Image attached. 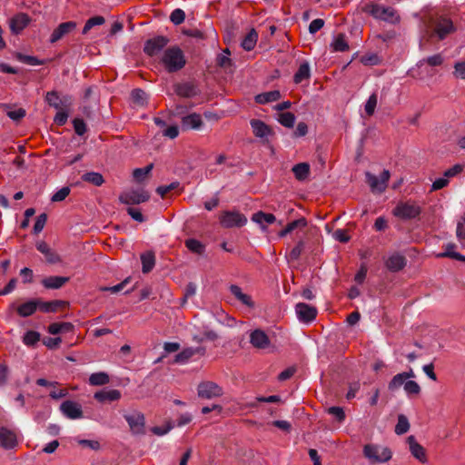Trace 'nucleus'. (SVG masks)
Here are the masks:
<instances>
[{
	"label": "nucleus",
	"instance_id": "1",
	"mask_svg": "<svg viewBox=\"0 0 465 465\" xmlns=\"http://www.w3.org/2000/svg\"><path fill=\"white\" fill-rule=\"evenodd\" d=\"M363 455L371 463H383L389 461L392 457L390 448L380 444H366L363 447Z\"/></svg>",
	"mask_w": 465,
	"mask_h": 465
},
{
	"label": "nucleus",
	"instance_id": "2",
	"mask_svg": "<svg viewBox=\"0 0 465 465\" xmlns=\"http://www.w3.org/2000/svg\"><path fill=\"white\" fill-rule=\"evenodd\" d=\"M123 417L128 423L130 430L134 435H143L145 433V417L144 415L136 410L126 411L124 410L120 411Z\"/></svg>",
	"mask_w": 465,
	"mask_h": 465
},
{
	"label": "nucleus",
	"instance_id": "3",
	"mask_svg": "<svg viewBox=\"0 0 465 465\" xmlns=\"http://www.w3.org/2000/svg\"><path fill=\"white\" fill-rule=\"evenodd\" d=\"M421 208L413 202H399L392 210V214L401 220H412L420 216Z\"/></svg>",
	"mask_w": 465,
	"mask_h": 465
},
{
	"label": "nucleus",
	"instance_id": "4",
	"mask_svg": "<svg viewBox=\"0 0 465 465\" xmlns=\"http://www.w3.org/2000/svg\"><path fill=\"white\" fill-rule=\"evenodd\" d=\"M118 199L121 203L135 205L147 202L150 199V193L142 188L130 189L124 191Z\"/></svg>",
	"mask_w": 465,
	"mask_h": 465
},
{
	"label": "nucleus",
	"instance_id": "5",
	"mask_svg": "<svg viewBox=\"0 0 465 465\" xmlns=\"http://www.w3.org/2000/svg\"><path fill=\"white\" fill-rule=\"evenodd\" d=\"M371 14L376 18L391 24H397L400 22V15L397 11L391 6H384L381 5H373L371 6Z\"/></svg>",
	"mask_w": 465,
	"mask_h": 465
},
{
	"label": "nucleus",
	"instance_id": "6",
	"mask_svg": "<svg viewBox=\"0 0 465 465\" xmlns=\"http://www.w3.org/2000/svg\"><path fill=\"white\" fill-rule=\"evenodd\" d=\"M453 31L454 26L452 22L446 18H440L435 22L434 28L431 32L429 29H427L422 38H431L434 35H436L439 40H442Z\"/></svg>",
	"mask_w": 465,
	"mask_h": 465
},
{
	"label": "nucleus",
	"instance_id": "7",
	"mask_svg": "<svg viewBox=\"0 0 465 465\" xmlns=\"http://www.w3.org/2000/svg\"><path fill=\"white\" fill-rule=\"evenodd\" d=\"M220 223L224 228L242 227L247 218L237 211H225L221 214Z\"/></svg>",
	"mask_w": 465,
	"mask_h": 465
},
{
	"label": "nucleus",
	"instance_id": "8",
	"mask_svg": "<svg viewBox=\"0 0 465 465\" xmlns=\"http://www.w3.org/2000/svg\"><path fill=\"white\" fill-rule=\"evenodd\" d=\"M366 183L371 187L372 193H383L386 190L387 183L390 179V172L388 170H384L380 177L367 172L365 173Z\"/></svg>",
	"mask_w": 465,
	"mask_h": 465
},
{
	"label": "nucleus",
	"instance_id": "9",
	"mask_svg": "<svg viewBox=\"0 0 465 465\" xmlns=\"http://www.w3.org/2000/svg\"><path fill=\"white\" fill-rule=\"evenodd\" d=\"M197 393L200 398L210 400L222 396L223 391L222 387L213 381H203L198 385Z\"/></svg>",
	"mask_w": 465,
	"mask_h": 465
},
{
	"label": "nucleus",
	"instance_id": "10",
	"mask_svg": "<svg viewBox=\"0 0 465 465\" xmlns=\"http://www.w3.org/2000/svg\"><path fill=\"white\" fill-rule=\"evenodd\" d=\"M169 43L166 36L158 35L148 39L144 43L143 51L149 56H154L159 54Z\"/></svg>",
	"mask_w": 465,
	"mask_h": 465
},
{
	"label": "nucleus",
	"instance_id": "11",
	"mask_svg": "<svg viewBox=\"0 0 465 465\" xmlns=\"http://www.w3.org/2000/svg\"><path fill=\"white\" fill-rule=\"evenodd\" d=\"M206 71L210 74L222 75L232 72V60H206Z\"/></svg>",
	"mask_w": 465,
	"mask_h": 465
},
{
	"label": "nucleus",
	"instance_id": "12",
	"mask_svg": "<svg viewBox=\"0 0 465 465\" xmlns=\"http://www.w3.org/2000/svg\"><path fill=\"white\" fill-rule=\"evenodd\" d=\"M295 312L300 322L310 323L317 316V309L304 302H299L295 305Z\"/></svg>",
	"mask_w": 465,
	"mask_h": 465
},
{
	"label": "nucleus",
	"instance_id": "13",
	"mask_svg": "<svg viewBox=\"0 0 465 465\" xmlns=\"http://www.w3.org/2000/svg\"><path fill=\"white\" fill-rule=\"evenodd\" d=\"M17 445L16 432L6 427H0V446L5 450H13Z\"/></svg>",
	"mask_w": 465,
	"mask_h": 465
},
{
	"label": "nucleus",
	"instance_id": "14",
	"mask_svg": "<svg viewBox=\"0 0 465 465\" xmlns=\"http://www.w3.org/2000/svg\"><path fill=\"white\" fill-rule=\"evenodd\" d=\"M46 102L59 111L69 107L72 104V98L68 95L60 97L57 92L52 91L46 94Z\"/></svg>",
	"mask_w": 465,
	"mask_h": 465
},
{
	"label": "nucleus",
	"instance_id": "15",
	"mask_svg": "<svg viewBox=\"0 0 465 465\" xmlns=\"http://www.w3.org/2000/svg\"><path fill=\"white\" fill-rule=\"evenodd\" d=\"M77 24L74 21H68L60 24L52 33L50 36V42L55 43L64 36L68 35L70 33L75 30Z\"/></svg>",
	"mask_w": 465,
	"mask_h": 465
},
{
	"label": "nucleus",
	"instance_id": "16",
	"mask_svg": "<svg viewBox=\"0 0 465 465\" xmlns=\"http://www.w3.org/2000/svg\"><path fill=\"white\" fill-rule=\"evenodd\" d=\"M177 95L184 98H192L196 96L200 91L193 82L178 83L173 86Z\"/></svg>",
	"mask_w": 465,
	"mask_h": 465
},
{
	"label": "nucleus",
	"instance_id": "17",
	"mask_svg": "<svg viewBox=\"0 0 465 465\" xmlns=\"http://www.w3.org/2000/svg\"><path fill=\"white\" fill-rule=\"evenodd\" d=\"M60 411L64 416L71 420H76L83 417L81 405L73 401H65L60 406Z\"/></svg>",
	"mask_w": 465,
	"mask_h": 465
},
{
	"label": "nucleus",
	"instance_id": "18",
	"mask_svg": "<svg viewBox=\"0 0 465 465\" xmlns=\"http://www.w3.org/2000/svg\"><path fill=\"white\" fill-rule=\"evenodd\" d=\"M30 22L29 16L25 13H19L9 21V26L14 34H19Z\"/></svg>",
	"mask_w": 465,
	"mask_h": 465
},
{
	"label": "nucleus",
	"instance_id": "19",
	"mask_svg": "<svg viewBox=\"0 0 465 465\" xmlns=\"http://www.w3.org/2000/svg\"><path fill=\"white\" fill-rule=\"evenodd\" d=\"M35 246L37 251L45 255L48 263L54 264L61 262L60 256L53 249H51L45 242H37Z\"/></svg>",
	"mask_w": 465,
	"mask_h": 465
},
{
	"label": "nucleus",
	"instance_id": "20",
	"mask_svg": "<svg viewBox=\"0 0 465 465\" xmlns=\"http://www.w3.org/2000/svg\"><path fill=\"white\" fill-rule=\"evenodd\" d=\"M122 393L119 390L112 389V390H101L96 391L94 395V398L101 402H112L121 399Z\"/></svg>",
	"mask_w": 465,
	"mask_h": 465
},
{
	"label": "nucleus",
	"instance_id": "21",
	"mask_svg": "<svg viewBox=\"0 0 465 465\" xmlns=\"http://www.w3.org/2000/svg\"><path fill=\"white\" fill-rule=\"evenodd\" d=\"M410 451L411 455L416 458L419 461L424 463L427 461L425 449L417 442L414 436L411 435L407 438Z\"/></svg>",
	"mask_w": 465,
	"mask_h": 465
},
{
	"label": "nucleus",
	"instance_id": "22",
	"mask_svg": "<svg viewBox=\"0 0 465 465\" xmlns=\"http://www.w3.org/2000/svg\"><path fill=\"white\" fill-rule=\"evenodd\" d=\"M250 124L254 135L258 138H266L272 134V128L262 120L252 119Z\"/></svg>",
	"mask_w": 465,
	"mask_h": 465
},
{
	"label": "nucleus",
	"instance_id": "23",
	"mask_svg": "<svg viewBox=\"0 0 465 465\" xmlns=\"http://www.w3.org/2000/svg\"><path fill=\"white\" fill-rule=\"evenodd\" d=\"M250 342L255 348L265 349L269 346L270 340L263 331L257 329L251 333Z\"/></svg>",
	"mask_w": 465,
	"mask_h": 465
},
{
	"label": "nucleus",
	"instance_id": "24",
	"mask_svg": "<svg viewBox=\"0 0 465 465\" xmlns=\"http://www.w3.org/2000/svg\"><path fill=\"white\" fill-rule=\"evenodd\" d=\"M406 258L403 255L395 253L391 255L385 262V266L391 272H396L402 270L406 265Z\"/></svg>",
	"mask_w": 465,
	"mask_h": 465
},
{
	"label": "nucleus",
	"instance_id": "25",
	"mask_svg": "<svg viewBox=\"0 0 465 465\" xmlns=\"http://www.w3.org/2000/svg\"><path fill=\"white\" fill-rule=\"evenodd\" d=\"M229 289L234 298L242 304L247 306L248 308H254V302L252 297L249 294L244 293L241 287L235 284H232Z\"/></svg>",
	"mask_w": 465,
	"mask_h": 465
},
{
	"label": "nucleus",
	"instance_id": "26",
	"mask_svg": "<svg viewBox=\"0 0 465 465\" xmlns=\"http://www.w3.org/2000/svg\"><path fill=\"white\" fill-rule=\"evenodd\" d=\"M204 353H205L204 347L186 348L175 355L174 362L185 363L193 355H195V354L203 355Z\"/></svg>",
	"mask_w": 465,
	"mask_h": 465
},
{
	"label": "nucleus",
	"instance_id": "27",
	"mask_svg": "<svg viewBox=\"0 0 465 465\" xmlns=\"http://www.w3.org/2000/svg\"><path fill=\"white\" fill-rule=\"evenodd\" d=\"M203 124L202 117L196 113L190 114L182 118V128L183 130L200 129Z\"/></svg>",
	"mask_w": 465,
	"mask_h": 465
},
{
	"label": "nucleus",
	"instance_id": "28",
	"mask_svg": "<svg viewBox=\"0 0 465 465\" xmlns=\"http://www.w3.org/2000/svg\"><path fill=\"white\" fill-rule=\"evenodd\" d=\"M69 280V277L64 276H49L44 278L41 283L46 289L57 290L68 282Z\"/></svg>",
	"mask_w": 465,
	"mask_h": 465
},
{
	"label": "nucleus",
	"instance_id": "29",
	"mask_svg": "<svg viewBox=\"0 0 465 465\" xmlns=\"http://www.w3.org/2000/svg\"><path fill=\"white\" fill-rule=\"evenodd\" d=\"M38 309V299H32L17 307V313L21 317H29Z\"/></svg>",
	"mask_w": 465,
	"mask_h": 465
},
{
	"label": "nucleus",
	"instance_id": "30",
	"mask_svg": "<svg viewBox=\"0 0 465 465\" xmlns=\"http://www.w3.org/2000/svg\"><path fill=\"white\" fill-rule=\"evenodd\" d=\"M67 305L66 302L54 300L51 302H44L38 299V309L44 312H55L60 307Z\"/></svg>",
	"mask_w": 465,
	"mask_h": 465
},
{
	"label": "nucleus",
	"instance_id": "31",
	"mask_svg": "<svg viewBox=\"0 0 465 465\" xmlns=\"http://www.w3.org/2000/svg\"><path fill=\"white\" fill-rule=\"evenodd\" d=\"M252 221L260 224L262 230L265 229L264 224H272L276 221V217L272 213H267L259 211L252 214Z\"/></svg>",
	"mask_w": 465,
	"mask_h": 465
},
{
	"label": "nucleus",
	"instance_id": "32",
	"mask_svg": "<svg viewBox=\"0 0 465 465\" xmlns=\"http://www.w3.org/2000/svg\"><path fill=\"white\" fill-rule=\"evenodd\" d=\"M311 76V68L307 62H303L300 64L297 72L293 76L295 84H301L302 81L309 79Z\"/></svg>",
	"mask_w": 465,
	"mask_h": 465
},
{
	"label": "nucleus",
	"instance_id": "33",
	"mask_svg": "<svg viewBox=\"0 0 465 465\" xmlns=\"http://www.w3.org/2000/svg\"><path fill=\"white\" fill-rule=\"evenodd\" d=\"M258 34L255 29H251L243 37L241 45L244 50H252L257 43Z\"/></svg>",
	"mask_w": 465,
	"mask_h": 465
},
{
	"label": "nucleus",
	"instance_id": "34",
	"mask_svg": "<svg viewBox=\"0 0 465 465\" xmlns=\"http://www.w3.org/2000/svg\"><path fill=\"white\" fill-rule=\"evenodd\" d=\"M281 98V93L277 90L262 93L255 96V102L264 104L270 102L277 101Z\"/></svg>",
	"mask_w": 465,
	"mask_h": 465
},
{
	"label": "nucleus",
	"instance_id": "35",
	"mask_svg": "<svg viewBox=\"0 0 465 465\" xmlns=\"http://www.w3.org/2000/svg\"><path fill=\"white\" fill-rule=\"evenodd\" d=\"M141 261H142V271L143 273L150 272L155 264V257L153 252H148L145 253H143L141 255Z\"/></svg>",
	"mask_w": 465,
	"mask_h": 465
},
{
	"label": "nucleus",
	"instance_id": "36",
	"mask_svg": "<svg viewBox=\"0 0 465 465\" xmlns=\"http://www.w3.org/2000/svg\"><path fill=\"white\" fill-rule=\"evenodd\" d=\"M307 225V221L304 217H302L300 219L294 220L291 223H289L286 227L279 232V237L282 238L285 237L288 233L292 232L296 228H302Z\"/></svg>",
	"mask_w": 465,
	"mask_h": 465
},
{
	"label": "nucleus",
	"instance_id": "37",
	"mask_svg": "<svg viewBox=\"0 0 465 465\" xmlns=\"http://www.w3.org/2000/svg\"><path fill=\"white\" fill-rule=\"evenodd\" d=\"M88 381L90 385L102 386L109 383L110 378L106 372L99 371L92 373Z\"/></svg>",
	"mask_w": 465,
	"mask_h": 465
},
{
	"label": "nucleus",
	"instance_id": "38",
	"mask_svg": "<svg viewBox=\"0 0 465 465\" xmlns=\"http://www.w3.org/2000/svg\"><path fill=\"white\" fill-rule=\"evenodd\" d=\"M74 329L71 322H54L48 326V331L51 334H58L63 332H69Z\"/></svg>",
	"mask_w": 465,
	"mask_h": 465
},
{
	"label": "nucleus",
	"instance_id": "39",
	"mask_svg": "<svg viewBox=\"0 0 465 465\" xmlns=\"http://www.w3.org/2000/svg\"><path fill=\"white\" fill-rule=\"evenodd\" d=\"M292 172L299 181L305 180L310 173V165L307 163H300L292 167Z\"/></svg>",
	"mask_w": 465,
	"mask_h": 465
},
{
	"label": "nucleus",
	"instance_id": "40",
	"mask_svg": "<svg viewBox=\"0 0 465 465\" xmlns=\"http://www.w3.org/2000/svg\"><path fill=\"white\" fill-rule=\"evenodd\" d=\"M82 180L94 186H101L104 183L103 175L96 172H87L84 173L82 175Z\"/></svg>",
	"mask_w": 465,
	"mask_h": 465
},
{
	"label": "nucleus",
	"instance_id": "41",
	"mask_svg": "<svg viewBox=\"0 0 465 465\" xmlns=\"http://www.w3.org/2000/svg\"><path fill=\"white\" fill-rule=\"evenodd\" d=\"M163 68L169 73H174L184 67L186 60H160Z\"/></svg>",
	"mask_w": 465,
	"mask_h": 465
},
{
	"label": "nucleus",
	"instance_id": "42",
	"mask_svg": "<svg viewBox=\"0 0 465 465\" xmlns=\"http://www.w3.org/2000/svg\"><path fill=\"white\" fill-rule=\"evenodd\" d=\"M331 48L335 52H343L349 49V45L342 34H339L331 43Z\"/></svg>",
	"mask_w": 465,
	"mask_h": 465
},
{
	"label": "nucleus",
	"instance_id": "43",
	"mask_svg": "<svg viewBox=\"0 0 465 465\" xmlns=\"http://www.w3.org/2000/svg\"><path fill=\"white\" fill-rule=\"evenodd\" d=\"M456 247L454 243H448L445 245V252L438 254V257H449L457 261L465 262V255L453 251Z\"/></svg>",
	"mask_w": 465,
	"mask_h": 465
},
{
	"label": "nucleus",
	"instance_id": "44",
	"mask_svg": "<svg viewBox=\"0 0 465 465\" xmlns=\"http://www.w3.org/2000/svg\"><path fill=\"white\" fill-rule=\"evenodd\" d=\"M131 98L133 103L138 106H143L147 103V94L140 88L132 91Z\"/></svg>",
	"mask_w": 465,
	"mask_h": 465
},
{
	"label": "nucleus",
	"instance_id": "45",
	"mask_svg": "<svg viewBox=\"0 0 465 465\" xmlns=\"http://www.w3.org/2000/svg\"><path fill=\"white\" fill-rule=\"evenodd\" d=\"M184 243L188 250L193 253L202 255L205 252V245L196 239H187Z\"/></svg>",
	"mask_w": 465,
	"mask_h": 465
},
{
	"label": "nucleus",
	"instance_id": "46",
	"mask_svg": "<svg viewBox=\"0 0 465 465\" xmlns=\"http://www.w3.org/2000/svg\"><path fill=\"white\" fill-rule=\"evenodd\" d=\"M410 430V422L408 420V418L404 414H399L398 415V421L395 426V433L397 435H402Z\"/></svg>",
	"mask_w": 465,
	"mask_h": 465
},
{
	"label": "nucleus",
	"instance_id": "47",
	"mask_svg": "<svg viewBox=\"0 0 465 465\" xmlns=\"http://www.w3.org/2000/svg\"><path fill=\"white\" fill-rule=\"evenodd\" d=\"M105 22L104 16L96 15L89 18L83 28L82 34L86 35L94 26L102 25Z\"/></svg>",
	"mask_w": 465,
	"mask_h": 465
},
{
	"label": "nucleus",
	"instance_id": "48",
	"mask_svg": "<svg viewBox=\"0 0 465 465\" xmlns=\"http://www.w3.org/2000/svg\"><path fill=\"white\" fill-rule=\"evenodd\" d=\"M277 120L282 125L291 128L294 125L295 115L290 112L281 113L278 114Z\"/></svg>",
	"mask_w": 465,
	"mask_h": 465
},
{
	"label": "nucleus",
	"instance_id": "49",
	"mask_svg": "<svg viewBox=\"0 0 465 465\" xmlns=\"http://www.w3.org/2000/svg\"><path fill=\"white\" fill-rule=\"evenodd\" d=\"M406 382V376H403V374L399 373L395 375L391 381L389 382L388 389L391 391H394L398 389H400L402 385L404 386V383Z\"/></svg>",
	"mask_w": 465,
	"mask_h": 465
},
{
	"label": "nucleus",
	"instance_id": "50",
	"mask_svg": "<svg viewBox=\"0 0 465 465\" xmlns=\"http://www.w3.org/2000/svg\"><path fill=\"white\" fill-rule=\"evenodd\" d=\"M153 164H148L143 168H136L133 172V176L137 182H142L151 173Z\"/></svg>",
	"mask_w": 465,
	"mask_h": 465
},
{
	"label": "nucleus",
	"instance_id": "51",
	"mask_svg": "<svg viewBox=\"0 0 465 465\" xmlns=\"http://www.w3.org/2000/svg\"><path fill=\"white\" fill-rule=\"evenodd\" d=\"M40 340V333L35 331H28L25 332L23 338V341L25 345L33 346Z\"/></svg>",
	"mask_w": 465,
	"mask_h": 465
},
{
	"label": "nucleus",
	"instance_id": "52",
	"mask_svg": "<svg viewBox=\"0 0 465 465\" xmlns=\"http://www.w3.org/2000/svg\"><path fill=\"white\" fill-rule=\"evenodd\" d=\"M185 19V13L183 10L177 8L174 9L170 15L171 22L175 25H181Z\"/></svg>",
	"mask_w": 465,
	"mask_h": 465
},
{
	"label": "nucleus",
	"instance_id": "53",
	"mask_svg": "<svg viewBox=\"0 0 465 465\" xmlns=\"http://www.w3.org/2000/svg\"><path fill=\"white\" fill-rule=\"evenodd\" d=\"M179 182H173L168 185H161L156 188V193L161 196L164 197L169 192L175 190L179 187Z\"/></svg>",
	"mask_w": 465,
	"mask_h": 465
},
{
	"label": "nucleus",
	"instance_id": "54",
	"mask_svg": "<svg viewBox=\"0 0 465 465\" xmlns=\"http://www.w3.org/2000/svg\"><path fill=\"white\" fill-rule=\"evenodd\" d=\"M163 58H183V54L179 46L173 45L166 49Z\"/></svg>",
	"mask_w": 465,
	"mask_h": 465
},
{
	"label": "nucleus",
	"instance_id": "55",
	"mask_svg": "<svg viewBox=\"0 0 465 465\" xmlns=\"http://www.w3.org/2000/svg\"><path fill=\"white\" fill-rule=\"evenodd\" d=\"M327 412L329 414L334 416L339 422H343L345 420V417H346L345 412L341 407H337V406L330 407L327 410Z\"/></svg>",
	"mask_w": 465,
	"mask_h": 465
},
{
	"label": "nucleus",
	"instance_id": "56",
	"mask_svg": "<svg viewBox=\"0 0 465 465\" xmlns=\"http://www.w3.org/2000/svg\"><path fill=\"white\" fill-rule=\"evenodd\" d=\"M46 221H47L46 213H42L36 218V221H35L34 228H33V232L35 234H38L39 232H42V230L44 229V227L46 223Z\"/></svg>",
	"mask_w": 465,
	"mask_h": 465
},
{
	"label": "nucleus",
	"instance_id": "57",
	"mask_svg": "<svg viewBox=\"0 0 465 465\" xmlns=\"http://www.w3.org/2000/svg\"><path fill=\"white\" fill-rule=\"evenodd\" d=\"M376 105H377V95H376V94H372L371 95H370L369 99L367 100V102L365 104V112L369 116L373 114Z\"/></svg>",
	"mask_w": 465,
	"mask_h": 465
},
{
	"label": "nucleus",
	"instance_id": "58",
	"mask_svg": "<svg viewBox=\"0 0 465 465\" xmlns=\"http://www.w3.org/2000/svg\"><path fill=\"white\" fill-rule=\"evenodd\" d=\"M73 125L76 134L82 136L86 133V124L81 118H74L73 120Z\"/></svg>",
	"mask_w": 465,
	"mask_h": 465
},
{
	"label": "nucleus",
	"instance_id": "59",
	"mask_svg": "<svg viewBox=\"0 0 465 465\" xmlns=\"http://www.w3.org/2000/svg\"><path fill=\"white\" fill-rule=\"evenodd\" d=\"M404 391L407 394H419L420 391V385L414 381H408L404 383Z\"/></svg>",
	"mask_w": 465,
	"mask_h": 465
},
{
	"label": "nucleus",
	"instance_id": "60",
	"mask_svg": "<svg viewBox=\"0 0 465 465\" xmlns=\"http://www.w3.org/2000/svg\"><path fill=\"white\" fill-rule=\"evenodd\" d=\"M303 248H304V242L301 240L298 242L296 246H294L292 248V250L290 252V253H289L290 259L292 261L298 260L303 251Z\"/></svg>",
	"mask_w": 465,
	"mask_h": 465
},
{
	"label": "nucleus",
	"instance_id": "61",
	"mask_svg": "<svg viewBox=\"0 0 465 465\" xmlns=\"http://www.w3.org/2000/svg\"><path fill=\"white\" fill-rule=\"evenodd\" d=\"M130 282V277L124 279L122 282L114 285V286H111V287H103L101 290L104 291V292H110L112 293H118L120 292H122L124 287L126 286V284Z\"/></svg>",
	"mask_w": 465,
	"mask_h": 465
},
{
	"label": "nucleus",
	"instance_id": "62",
	"mask_svg": "<svg viewBox=\"0 0 465 465\" xmlns=\"http://www.w3.org/2000/svg\"><path fill=\"white\" fill-rule=\"evenodd\" d=\"M70 193V188L65 186L58 190L54 194H53L51 201L52 202H61L64 200Z\"/></svg>",
	"mask_w": 465,
	"mask_h": 465
},
{
	"label": "nucleus",
	"instance_id": "63",
	"mask_svg": "<svg viewBox=\"0 0 465 465\" xmlns=\"http://www.w3.org/2000/svg\"><path fill=\"white\" fill-rule=\"evenodd\" d=\"M454 74L456 77L465 79V60L457 62L454 65Z\"/></svg>",
	"mask_w": 465,
	"mask_h": 465
},
{
	"label": "nucleus",
	"instance_id": "64",
	"mask_svg": "<svg viewBox=\"0 0 465 465\" xmlns=\"http://www.w3.org/2000/svg\"><path fill=\"white\" fill-rule=\"evenodd\" d=\"M456 235L459 240H465V215L458 222Z\"/></svg>",
	"mask_w": 465,
	"mask_h": 465
}]
</instances>
